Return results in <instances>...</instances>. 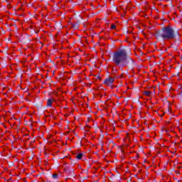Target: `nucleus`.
Returning a JSON list of instances; mask_svg holds the SVG:
<instances>
[{"mask_svg": "<svg viewBox=\"0 0 182 182\" xmlns=\"http://www.w3.org/2000/svg\"><path fill=\"white\" fill-rule=\"evenodd\" d=\"M132 58L127 55V52L124 49H119L114 52L112 55V61L117 66H128L130 62H132Z\"/></svg>", "mask_w": 182, "mask_h": 182, "instance_id": "f257e3e1", "label": "nucleus"}, {"mask_svg": "<svg viewBox=\"0 0 182 182\" xmlns=\"http://www.w3.org/2000/svg\"><path fill=\"white\" fill-rule=\"evenodd\" d=\"M158 36L161 38L163 41H171V39H174L176 35L174 34V30L171 27L166 26L162 28Z\"/></svg>", "mask_w": 182, "mask_h": 182, "instance_id": "f03ea898", "label": "nucleus"}, {"mask_svg": "<svg viewBox=\"0 0 182 182\" xmlns=\"http://www.w3.org/2000/svg\"><path fill=\"white\" fill-rule=\"evenodd\" d=\"M113 83H114V78L113 77H108L105 79L104 82V85H105V86H112Z\"/></svg>", "mask_w": 182, "mask_h": 182, "instance_id": "7ed1b4c3", "label": "nucleus"}, {"mask_svg": "<svg viewBox=\"0 0 182 182\" xmlns=\"http://www.w3.org/2000/svg\"><path fill=\"white\" fill-rule=\"evenodd\" d=\"M53 102H56V100L54 98H49L47 100V107H52V105H53Z\"/></svg>", "mask_w": 182, "mask_h": 182, "instance_id": "20e7f679", "label": "nucleus"}, {"mask_svg": "<svg viewBox=\"0 0 182 182\" xmlns=\"http://www.w3.org/2000/svg\"><path fill=\"white\" fill-rule=\"evenodd\" d=\"M82 157H83V154L82 153L77 154L76 156L77 160H82Z\"/></svg>", "mask_w": 182, "mask_h": 182, "instance_id": "39448f33", "label": "nucleus"}, {"mask_svg": "<svg viewBox=\"0 0 182 182\" xmlns=\"http://www.w3.org/2000/svg\"><path fill=\"white\" fill-rule=\"evenodd\" d=\"M151 92H150V91H146L144 92V95H145V96H149V95H151Z\"/></svg>", "mask_w": 182, "mask_h": 182, "instance_id": "423d86ee", "label": "nucleus"}, {"mask_svg": "<svg viewBox=\"0 0 182 182\" xmlns=\"http://www.w3.org/2000/svg\"><path fill=\"white\" fill-rule=\"evenodd\" d=\"M116 28H117V27L116 25H114V24H112V25L111 26V29H116Z\"/></svg>", "mask_w": 182, "mask_h": 182, "instance_id": "0eeeda50", "label": "nucleus"}, {"mask_svg": "<svg viewBox=\"0 0 182 182\" xmlns=\"http://www.w3.org/2000/svg\"><path fill=\"white\" fill-rule=\"evenodd\" d=\"M53 178H58V174L56 173L53 174Z\"/></svg>", "mask_w": 182, "mask_h": 182, "instance_id": "6e6552de", "label": "nucleus"}, {"mask_svg": "<svg viewBox=\"0 0 182 182\" xmlns=\"http://www.w3.org/2000/svg\"><path fill=\"white\" fill-rule=\"evenodd\" d=\"M97 79H100V76H97Z\"/></svg>", "mask_w": 182, "mask_h": 182, "instance_id": "1a4fd4ad", "label": "nucleus"}]
</instances>
